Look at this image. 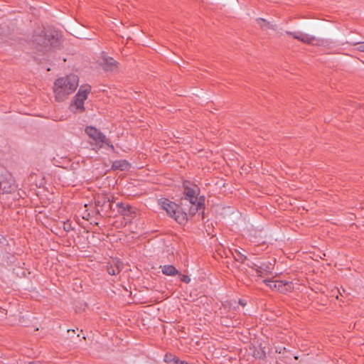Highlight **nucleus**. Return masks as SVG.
<instances>
[{
	"instance_id": "2",
	"label": "nucleus",
	"mask_w": 364,
	"mask_h": 364,
	"mask_svg": "<svg viewBox=\"0 0 364 364\" xmlns=\"http://www.w3.org/2000/svg\"><path fill=\"white\" fill-rule=\"evenodd\" d=\"M79 79L76 75H69L55 80L53 92L56 101L63 102L69 95L75 91L78 86Z\"/></svg>"
},
{
	"instance_id": "3",
	"label": "nucleus",
	"mask_w": 364,
	"mask_h": 364,
	"mask_svg": "<svg viewBox=\"0 0 364 364\" xmlns=\"http://www.w3.org/2000/svg\"><path fill=\"white\" fill-rule=\"evenodd\" d=\"M159 205L179 224H185L187 222V214L175 203L166 198H161L159 200Z\"/></svg>"
},
{
	"instance_id": "27",
	"label": "nucleus",
	"mask_w": 364,
	"mask_h": 364,
	"mask_svg": "<svg viewBox=\"0 0 364 364\" xmlns=\"http://www.w3.org/2000/svg\"><path fill=\"white\" fill-rule=\"evenodd\" d=\"M28 364H42L40 361H31Z\"/></svg>"
},
{
	"instance_id": "20",
	"label": "nucleus",
	"mask_w": 364,
	"mask_h": 364,
	"mask_svg": "<svg viewBox=\"0 0 364 364\" xmlns=\"http://www.w3.org/2000/svg\"><path fill=\"white\" fill-rule=\"evenodd\" d=\"M267 266L264 267V265H257V268H255V272L257 274L258 277H262L267 272Z\"/></svg>"
},
{
	"instance_id": "10",
	"label": "nucleus",
	"mask_w": 364,
	"mask_h": 364,
	"mask_svg": "<svg viewBox=\"0 0 364 364\" xmlns=\"http://www.w3.org/2000/svg\"><path fill=\"white\" fill-rule=\"evenodd\" d=\"M100 65L105 71H114L118 68V63L112 58H105Z\"/></svg>"
},
{
	"instance_id": "23",
	"label": "nucleus",
	"mask_w": 364,
	"mask_h": 364,
	"mask_svg": "<svg viewBox=\"0 0 364 364\" xmlns=\"http://www.w3.org/2000/svg\"><path fill=\"white\" fill-rule=\"evenodd\" d=\"M255 356L259 359H264L266 357V353L263 350L260 349L259 350L255 353Z\"/></svg>"
},
{
	"instance_id": "14",
	"label": "nucleus",
	"mask_w": 364,
	"mask_h": 364,
	"mask_svg": "<svg viewBox=\"0 0 364 364\" xmlns=\"http://www.w3.org/2000/svg\"><path fill=\"white\" fill-rule=\"evenodd\" d=\"M256 21H257V23L259 25V28L263 31H266L267 29H272V30L276 29V25L271 24L269 21H267L264 18H258L256 19Z\"/></svg>"
},
{
	"instance_id": "11",
	"label": "nucleus",
	"mask_w": 364,
	"mask_h": 364,
	"mask_svg": "<svg viewBox=\"0 0 364 364\" xmlns=\"http://www.w3.org/2000/svg\"><path fill=\"white\" fill-rule=\"evenodd\" d=\"M122 266L123 264L122 262L117 259H112V261L108 262L107 267V272L110 275H117L121 272Z\"/></svg>"
},
{
	"instance_id": "6",
	"label": "nucleus",
	"mask_w": 364,
	"mask_h": 364,
	"mask_svg": "<svg viewBox=\"0 0 364 364\" xmlns=\"http://www.w3.org/2000/svg\"><path fill=\"white\" fill-rule=\"evenodd\" d=\"M16 189V185L13 177L8 174L0 176V191L2 193H11Z\"/></svg>"
},
{
	"instance_id": "30",
	"label": "nucleus",
	"mask_w": 364,
	"mask_h": 364,
	"mask_svg": "<svg viewBox=\"0 0 364 364\" xmlns=\"http://www.w3.org/2000/svg\"><path fill=\"white\" fill-rule=\"evenodd\" d=\"M70 331H72V332L75 333V330H70V329H69V330H68V332H70Z\"/></svg>"
},
{
	"instance_id": "21",
	"label": "nucleus",
	"mask_w": 364,
	"mask_h": 364,
	"mask_svg": "<svg viewBox=\"0 0 364 364\" xmlns=\"http://www.w3.org/2000/svg\"><path fill=\"white\" fill-rule=\"evenodd\" d=\"M352 45L355 47V50L364 53V41L353 43Z\"/></svg>"
},
{
	"instance_id": "25",
	"label": "nucleus",
	"mask_w": 364,
	"mask_h": 364,
	"mask_svg": "<svg viewBox=\"0 0 364 364\" xmlns=\"http://www.w3.org/2000/svg\"><path fill=\"white\" fill-rule=\"evenodd\" d=\"M275 350L277 353H278L279 354L284 353L286 351V348L276 347Z\"/></svg>"
},
{
	"instance_id": "29",
	"label": "nucleus",
	"mask_w": 364,
	"mask_h": 364,
	"mask_svg": "<svg viewBox=\"0 0 364 364\" xmlns=\"http://www.w3.org/2000/svg\"><path fill=\"white\" fill-rule=\"evenodd\" d=\"M168 355H166V356H165V361H166V362H168Z\"/></svg>"
},
{
	"instance_id": "4",
	"label": "nucleus",
	"mask_w": 364,
	"mask_h": 364,
	"mask_svg": "<svg viewBox=\"0 0 364 364\" xmlns=\"http://www.w3.org/2000/svg\"><path fill=\"white\" fill-rule=\"evenodd\" d=\"M90 90L91 87L88 85H84L80 87L74 100L70 105V109L71 112L82 113L85 111L84 102L87 98V95L90 92Z\"/></svg>"
},
{
	"instance_id": "9",
	"label": "nucleus",
	"mask_w": 364,
	"mask_h": 364,
	"mask_svg": "<svg viewBox=\"0 0 364 364\" xmlns=\"http://www.w3.org/2000/svg\"><path fill=\"white\" fill-rule=\"evenodd\" d=\"M112 200L107 195L99 196L95 200V205L97 208V213L102 210V208L107 205L109 209L112 208Z\"/></svg>"
},
{
	"instance_id": "13",
	"label": "nucleus",
	"mask_w": 364,
	"mask_h": 364,
	"mask_svg": "<svg viewBox=\"0 0 364 364\" xmlns=\"http://www.w3.org/2000/svg\"><path fill=\"white\" fill-rule=\"evenodd\" d=\"M277 290L282 293L291 291L294 287L291 282L284 280H276Z\"/></svg>"
},
{
	"instance_id": "18",
	"label": "nucleus",
	"mask_w": 364,
	"mask_h": 364,
	"mask_svg": "<svg viewBox=\"0 0 364 364\" xmlns=\"http://www.w3.org/2000/svg\"><path fill=\"white\" fill-rule=\"evenodd\" d=\"M243 264L252 269V271H249L248 269H245V272L247 274H254L253 272L255 271V268H257V264L252 262V261L247 259V260H246Z\"/></svg>"
},
{
	"instance_id": "24",
	"label": "nucleus",
	"mask_w": 364,
	"mask_h": 364,
	"mask_svg": "<svg viewBox=\"0 0 364 364\" xmlns=\"http://www.w3.org/2000/svg\"><path fill=\"white\" fill-rule=\"evenodd\" d=\"M180 276H181V282H184L186 284H188L190 282L191 279H190V277L188 276H187V275H181V274Z\"/></svg>"
},
{
	"instance_id": "17",
	"label": "nucleus",
	"mask_w": 364,
	"mask_h": 364,
	"mask_svg": "<svg viewBox=\"0 0 364 364\" xmlns=\"http://www.w3.org/2000/svg\"><path fill=\"white\" fill-rule=\"evenodd\" d=\"M205 198L204 196H200L199 198V201L197 203H191L192 206L191 207L189 212L191 215H195L198 210H200L204 205Z\"/></svg>"
},
{
	"instance_id": "7",
	"label": "nucleus",
	"mask_w": 364,
	"mask_h": 364,
	"mask_svg": "<svg viewBox=\"0 0 364 364\" xmlns=\"http://www.w3.org/2000/svg\"><path fill=\"white\" fill-rule=\"evenodd\" d=\"M285 33L293 38L294 39L298 40L308 45H314V42L317 41L316 38L314 36L309 35L308 33H303L299 31H286Z\"/></svg>"
},
{
	"instance_id": "8",
	"label": "nucleus",
	"mask_w": 364,
	"mask_h": 364,
	"mask_svg": "<svg viewBox=\"0 0 364 364\" xmlns=\"http://www.w3.org/2000/svg\"><path fill=\"white\" fill-rule=\"evenodd\" d=\"M184 192L186 194V198H184V200H188L190 203H194L199 201V198L198 197V196L200 193V189L197 186H186Z\"/></svg>"
},
{
	"instance_id": "31",
	"label": "nucleus",
	"mask_w": 364,
	"mask_h": 364,
	"mask_svg": "<svg viewBox=\"0 0 364 364\" xmlns=\"http://www.w3.org/2000/svg\"><path fill=\"white\" fill-rule=\"evenodd\" d=\"M294 360H297V359H298V357H297V356H294Z\"/></svg>"
},
{
	"instance_id": "28",
	"label": "nucleus",
	"mask_w": 364,
	"mask_h": 364,
	"mask_svg": "<svg viewBox=\"0 0 364 364\" xmlns=\"http://www.w3.org/2000/svg\"><path fill=\"white\" fill-rule=\"evenodd\" d=\"M239 303H240L242 306H245V303H244L242 300H240V301H239Z\"/></svg>"
},
{
	"instance_id": "1",
	"label": "nucleus",
	"mask_w": 364,
	"mask_h": 364,
	"mask_svg": "<svg viewBox=\"0 0 364 364\" xmlns=\"http://www.w3.org/2000/svg\"><path fill=\"white\" fill-rule=\"evenodd\" d=\"M30 43L34 49L47 52L58 47L60 41L57 34L46 30L44 27H38L34 30Z\"/></svg>"
},
{
	"instance_id": "16",
	"label": "nucleus",
	"mask_w": 364,
	"mask_h": 364,
	"mask_svg": "<svg viewBox=\"0 0 364 364\" xmlns=\"http://www.w3.org/2000/svg\"><path fill=\"white\" fill-rule=\"evenodd\" d=\"M129 167V163L126 160H117L113 162L112 168L114 170L124 171Z\"/></svg>"
},
{
	"instance_id": "5",
	"label": "nucleus",
	"mask_w": 364,
	"mask_h": 364,
	"mask_svg": "<svg viewBox=\"0 0 364 364\" xmlns=\"http://www.w3.org/2000/svg\"><path fill=\"white\" fill-rule=\"evenodd\" d=\"M85 133L92 139H94L97 144H100V146L102 144H107L112 150L114 149V146L112 144H109L107 142V139L106 136L100 132L97 129L93 127H87L85 129Z\"/></svg>"
},
{
	"instance_id": "22",
	"label": "nucleus",
	"mask_w": 364,
	"mask_h": 364,
	"mask_svg": "<svg viewBox=\"0 0 364 364\" xmlns=\"http://www.w3.org/2000/svg\"><path fill=\"white\" fill-rule=\"evenodd\" d=\"M264 282L272 289H276L277 290V283L276 281L273 280H268L265 279L264 280Z\"/></svg>"
},
{
	"instance_id": "19",
	"label": "nucleus",
	"mask_w": 364,
	"mask_h": 364,
	"mask_svg": "<svg viewBox=\"0 0 364 364\" xmlns=\"http://www.w3.org/2000/svg\"><path fill=\"white\" fill-rule=\"evenodd\" d=\"M232 254L235 259L237 262H240L242 264H244L245 261L247 260V257L240 253L239 251L235 250V252Z\"/></svg>"
},
{
	"instance_id": "26",
	"label": "nucleus",
	"mask_w": 364,
	"mask_h": 364,
	"mask_svg": "<svg viewBox=\"0 0 364 364\" xmlns=\"http://www.w3.org/2000/svg\"><path fill=\"white\" fill-rule=\"evenodd\" d=\"M172 361H173L174 363H179V360L176 357H173Z\"/></svg>"
},
{
	"instance_id": "15",
	"label": "nucleus",
	"mask_w": 364,
	"mask_h": 364,
	"mask_svg": "<svg viewBox=\"0 0 364 364\" xmlns=\"http://www.w3.org/2000/svg\"><path fill=\"white\" fill-rule=\"evenodd\" d=\"M161 272L167 276H175L176 274L181 275L180 272L173 265H164L161 266Z\"/></svg>"
},
{
	"instance_id": "12",
	"label": "nucleus",
	"mask_w": 364,
	"mask_h": 364,
	"mask_svg": "<svg viewBox=\"0 0 364 364\" xmlns=\"http://www.w3.org/2000/svg\"><path fill=\"white\" fill-rule=\"evenodd\" d=\"M118 213L124 216H129L135 213L136 208L129 204L124 203H117Z\"/></svg>"
}]
</instances>
